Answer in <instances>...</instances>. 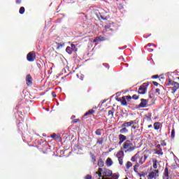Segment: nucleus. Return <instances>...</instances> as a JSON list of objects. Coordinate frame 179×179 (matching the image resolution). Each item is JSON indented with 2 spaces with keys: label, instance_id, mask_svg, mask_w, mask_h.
Instances as JSON below:
<instances>
[{
  "label": "nucleus",
  "instance_id": "obj_19",
  "mask_svg": "<svg viewBox=\"0 0 179 179\" xmlns=\"http://www.w3.org/2000/svg\"><path fill=\"white\" fill-rule=\"evenodd\" d=\"M120 102H121L122 106H128L127 99L124 96H122V99H120Z\"/></svg>",
  "mask_w": 179,
  "mask_h": 179
},
{
  "label": "nucleus",
  "instance_id": "obj_29",
  "mask_svg": "<svg viewBox=\"0 0 179 179\" xmlns=\"http://www.w3.org/2000/svg\"><path fill=\"white\" fill-rule=\"evenodd\" d=\"M71 49L73 50V52H77L78 51V48H76L75 44H73V43L71 44Z\"/></svg>",
  "mask_w": 179,
  "mask_h": 179
},
{
  "label": "nucleus",
  "instance_id": "obj_9",
  "mask_svg": "<svg viewBox=\"0 0 179 179\" xmlns=\"http://www.w3.org/2000/svg\"><path fill=\"white\" fill-rule=\"evenodd\" d=\"M103 174L104 176L110 177L113 176V171L108 169L104 168Z\"/></svg>",
  "mask_w": 179,
  "mask_h": 179
},
{
  "label": "nucleus",
  "instance_id": "obj_52",
  "mask_svg": "<svg viewBox=\"0 0 179 179\" xmlns=\"http://www.w3.org/2000/svg\"><path fill=\"white\" fill-rule=\"evenodd\" d=\"M98 176L101 178L102 176V173H98Z\"/></svg>",
  "mask_w": 179,
  "mask_h": 179
},
{
  "label": "nucleus",
  "instance_id": "obj_54",
  "mask_svg": "<svg viewBox=\"0 0 179 179\" xmlns=\"http://www.w3.org/2000/svg\"><path fill=\"white\" fill-rule=\"evenodd\" d=\"M99 172L97 171V172H95V175H99Z\"/></svg>",
  "mask_w": 179,
  "mask_h": 179
},
{
  "label": "nucleus",
  "instance_id": "obj_14",
  "mask_svg": "<svg viewBox=\"0 0 179 179\" xmlns=\"http://www.w3.org/2000/svg\"><path fill=\"white\" fill-rule=\"evenodd\" d=\"M141 103L138 105V108H146L148 101L144 99H141Z\"/></svg>",
  "mask_w": 179,
  "mask_h": 179
},
{
  "label": "nucleus",
  "instance_id": "obj_50",
  "mask_svg": "<svg viewBox=\"0 0 179 179\" xmlns=\"http://www.w3.org/2000/svg\"><path fill=\"white\" fill-rule=\"evenodd\" d=\"M103 171V169L101 168L98 169V172L101 173Z\"/></svg>",
  "mask_w": 179,
  "mask_h": 179
},
{
  "label": "nucleus",
  "instance_id": "obj_60",
  "mask_svg": "<svg viewBox=\"0 0 179 179\" xmlns=\"http://www.w3.org/2000/svg\"><path fill=\"white\" fill-rule=\"evenodd\" d=\"M124 179H128V178L127 177L126 178H124Z\"/></svg>",
  "mask_w": 179,
  "mask_h": 179
},
{
  "label": "nucleus",
  "instance_id": "obj_59",
  "mask_svg": "<svg viewBox=\"0 0 179 179\" xmlns=\"http://www.w3.org/2000/svg\"><path fill=\"white\" fill-rule=\"evenodd\" d=\"M54 98H55L56 97V95H54V96H52Z\"/></svg>",
  "mask_w": 179,
  "mask_h": 179
},
{
  "label": "nucleus",
  "instance_id": "obj_36",
  "mask_svg": "<svg viewBox=\"0 0 179 179\" xmlns=\"http://www.w3.org/2000/svg\"><path fill=\"white\" fill-rule=\"evenodd\" d=\"M175 138V129H173L172 131L171 132V138L174 139Z\"/></svg>",
  "mask_w": 179,
  "mask_h": 179
},
{
  "label": "nucleus",
  "instance_id": "obj_22",
  "mask_svg": "<svg viewBox=\"0 0 179 179\" xmlns=\"http://www.w3.org/2000/svg\"><path fill=\"white\" fill-rule=\"evenodd\" d=\"M94 113H95V110L94 109H90V110H88V112L84 114V117H86L89 115H93Z\"/></svg>",
  "mask_w": 179,
  "mask_h": 179
},
{
  "label": "nucleus",
  "instance_id": "obj_15",
  "mask_svg": "<svg viewBox=\"0 0 179 179\" xmlns=\"http://www.w3.org/2000/svg\"><path fill=\"white\" fill-rule=\"evenodd\" d=\"M117 158H124V152L123 150H119L116 154Z\"/></svg>",
  "mask_w": 179,
  "mask_h": 179
},
{
  "label": "nucleus",
  "instance_id": "obj_62",
  "mask_svg": "<svg viewBox=\"0 0 179 179\" xmlns=\"http://www.w3.org/2000/svg\"><path fill=\"white\" fill-rule=\"evenodd\" d=\"M140 176L141 177L142 176H141V175H140Z\"/></svg>",
  "mask_w": 179,
  "mask_h": 179
},
{
  "label": "nucleus",
  "instance_id": "obj_1",
  "mask_svg": "<svg viewBox=\"0 0 179 179\" xmlns=\"http://www.w3.org/2000/svg\"><path fill=\"white\" fill-rule=\"evenodd\" d=\"M148 157V155H145L143 153H141V152H137V153L135 155L131 157V162L141 165L145 164Z\"/></svg>",
  "mask_w": 179,
  "mask_h": 179
},
{
  "label": "nucleus",
  "instance_id": "obj_56",
  "mask_svg": "<svg viewBox=\"0 0 179 179\" xmlns=\"http://www.w3.org/2000/svg\"><path fill=\"white\" fill-rule=\"evenodd\" d=\"M55 92H52V96H55Z\"/></svg>",
  "mask_w": 179,
  "mask_h": 179
},
{
  "label": "nucleus",
  "instance_id": "obj_20",
  "mask_svg": "<svg viewBox=\"0 0 179 179\" xmlns=\"http://www.w3.org/2000/svg\"><path fill=\"white\" fill-rule=\"evenodd\" d=\"M113 164V162L112 161V159L108 157L106 160V165L108 167L111 166Z\"/></svg>",
  "mask_w": 179,
  "mask_h": 179
},
{
  "label": "nucleus",
  "instance_id": "obj_31",
  "mask_svg": "<svg viewBox=\"0 0 179 179\" xmlns=\"http://www.w3.org/2000/svg\"><path fill=\"white\" fill-rule=\"evenodd\" d=\"M174 83H177V82H174L173 80L169 78V83L166 84V86H172Z\"/></svg>",
  "mask_w": 179,
  "mask_h": 179
},
{
  "label": "nucleus",
  "instance_id": "obj_55",
  "mask_svg": "<svg viewBox=\"0 0 179 179\" xmlns=\"http://www.w3.org/2000/svg\"><path fill=\"white\" fill-rule=\"evenodd\" d=\"M148 47H151V45H152V43H148Z\"/></svg>",
  "mask_w": 179,
  "mask_h": 179
},
{
  "label": "nucleus",
  "instance_id": "obj_4",
  "mask_svg": "<svg viewBox=\"0 0 179 179\" xmlns=\"http://www.w3.org/2000/svg\"><path fill=\"white\" fill-rule=\"evenodd\" d=\"M104 10H102L101 8L99 9V10H94V14L96 16V17L98 18L99 20H106V17H105L104 14H103V12Z\"/></svg>",
  "mask_w": 179,
  "mask_h": 179
},
{
  "label": "nucleus",
  "instance_id": "obj_27",
  "mask_svg": "<svg viewBox=\"0 0 179 179\" xmlns=\"http://www.w3.org/2000/svg\"><path fill=\"white\" fill-rule=\"evenodd\" d=\"M152 114L151 113H148L147 121L148 122H151L152 121Z\"/></svg>",
  "mask_w": 179,
  "mask_h": 179
},
{
  "label": "nucleus",
  "instance_id": "obj_11",
  "mask_svg": "<svg viewBox=\"0 0 179 179\" xmlns=\"http://www.w3.org/2000/svg\"><path fill=\"white\" fill-rule=\"evenodd\" d=\"M118 139H119L118 144L122 145V143L127 141V136L123 134H119Z\"/></svg>",
  "mask_w": 179,
  "mask_h": 179
},
{
  "label": "nucleus",
  "instance_id": "obj_48",
  "mask_svg": "<svg viewBox=\"0 0 179 179\" xmlns=\"http://www.w3.org/2000/svg\"><path fill=\"white\" fill-rule=\"evenodd\" d=\"M22 2V0H16V3L17 4H20Z\"/></svg>",
  "mask_w": 179,
  "mask_h": 179
},
{
  "label": "nucleus",
  "instance_id": "obj_25",
  "mask_svg": "<svg viewBox=\"0 0 179 179\" xmlns=\"http://www.w3.org/2000/svg\"><path fill=\"white\" fill-rule=\"evenodd\" d=\"M160 129V122H157L154 123V129L159 130Z\"/></svg>",
  "mask_w": 179,
  "mask_h": 179
},
{
  "label": "nucleus",
  "instance_id": "obj_10",
  "mask_svg": "<svg viewBox=\"0 0 179 179\" xmlns=\"http://www.w3.org/2000/svg\"><path fill=\"white\" fill-rule=\"evenodd\" d=\"M169 174H170V172H169L168 167L166 166L164 168V171L163 173V179H170Z\"/></svg>",
  "mask_w": 179,
  "mask_h": 179
},
{
  "label": "nucleus",
  "instance_id": "obj_43",
  "mask_svg": "<svg viewBox=\"0 0 179 179\" xmlns=\"http://www.w3.org/2000/svg\"><path fill=\"white\" fill-rule=\"evenodd\" d=\"M91 159L92 160L93 162H96V157L94 155H91Z\"/></svg>",
  "mask_w": 179,
  "mask_h": 179
},
{
  "label": "nucleus",
  "instance_id": "obj_40",
  "mask_svg": "<svg viewBox=\"0 0 179 179\" xmlns=\"http://www.w3.org/2000/svg\"><path fill=\"white\" fill-rule=\"evenodd\" d=\"M95 134L97 136H101V129H96L95 131Z\"/></svg>",
  "mask_w": 179,
  "mask_h": 179
},
{
  "label": "nucleus",
  "instance_id": "obj_24",
  "mask_svg": "<svg viewBox=\"0 0 179 179\" xmlns=\"http://www.w3.org/2000/svg\"><path fill=\"white\" fill-rule=\"evenodd\" d=\"M103 38H104L103 36H96L95 39L94 40V43L103 41Z\"/></svg>",
  "mask_w": 179,
  "mask_h": 179
},
{
  "label": "nucleus",
  "instance_id": "obj_28",
  "mask_svg": "<svg viewBox=\"0 0 179 179\" xmlns=\"http://www.w3.org/2000/svg\"><path fill=\"white\" fill-rule=\"evenodd\" d=\"M25 13V8L24 7H21L19 9V13L21 15H24Z\"/></svg>",
  "mask_w": 179,
  "mask_h": 179
},
{
  "label": "nucleus",
  "instance_id": "obj_45",
  "mask_svg": "<svg viewBox=\"0 0 179 179\" xmlns=\"http://www.w3.org/2000/svg\"><path fill=\"white\" fill-rule=\"evenodd\" d=\"M92 176L91 175H87L85 178V179H92Z\"/></svg>",
  "mask_w": 179,
  "mask_h": 179
},
{
  "label": "nucleus",
  "instance_id": "obj_18",
  "mask_svg": "<svg viewBox=\"0 0 179 179\" xmlns=\"http://www.w3.org/2000/svg\"><path fill=\"white\" fill-rule=\"evenodd\" d=\"M97 165H98V166L100 167V168L103 167L104 165H105L104 161H103L102 159H99V160H98Z\"/></svg>",
  "mask_w": 179,
  "mask_h": 179
},
{
  "label": "nucleus",
  "instance_id": "obj_8",
  "mask_svg": "<svg viewBox=\"0 0 179 179\" xmlns=\"http://www.w3.org/2000/svg\"><path fill=\"white\" fill-rule=\"evenodd\" d=\"M159 173V170H155L154 171L149 173L148 176V179H153L155 177L157 176V174Z\"/></svg>",
  "mask_w": 179,
  "mask_h": 179
},
{
  "label": "nucleus",
  "instance_id": "obj_21",
  "mask_svg": "<svg viewBox=\"0 0 179 179\" xmlns=\"http://www.w3.org/2000/svg\"><path fill=\"white\" fill-rule=\"evenodd\" d=\"M57 45V50H60L62 49L63 47H65V43H56Z\"/></svg>",
  "mask_w": 179,
  "mask_h": 179
},
{
  "label": "nucleus",
  "instance_id": "obj_46",
  "mask_svg": "<svg viewBox=\"0 0 179 179\" xmlns=\"http://www.w3.org/2000/svg\"><path fill=\"white\" fill-rule=\"evenodd\" d=\"M159 76L158 75H155L152 77H151V78L152 79H157Z\"/></svg>",
  "mask_w": 179,
  "mask_h": 179
},
{
  "label": "nucleus",
  "instance_id": "obj_41",
  "mask_svg": "<svg viewBox=\"0 0 179 179\" xmlns=\"http://www.w3.org/2000/svg\"><path fill=\"white\" fill-rule=\"evenodd\" d=\"M117 8L119 10H123L124 8V5H122V3H119Z\"/></svg>",
  "mask_w": 179,
  "mask_h": 179
},
{
  "label": "nucleus",
  "instance_id": "obj_58",
  "mask_svg": "<svg viewBox=\"0 0 179 179\" xmlns=\"http://www.w3.org/2000/svg\"><path fill=\"white\" fill-rule=\"evenodd\" d=\"M105 29H108V27H107V26H105Z\"/></svg>",
  "mask_w": 179,
  "mask_h": 179
},
{
  "label": "nucleus",
  "instance_id": "obj_7",
  "mask_svg": "<svg viewBox=\"0 0 179 179\" xmlns=\"http://www.w3.org/2000/svg\"><path fill=\"white\" fill-rule=\"evenodd\" d=\"M136 120H131L129 122H124V124H122V127L128 128L129 127H131L132 124H136Z\"/></svg>",
  "mask_w": 179,
  "mask_h": 179
},
{
  "label": "nucleus",
  "instance_id": "obj_6",
  "mask_svg": "<svg viewBox=\"0 0 179 179\" xmlns=\"http://www.w3.org/2000/svg\"><path fill=\"white\" fill-rule=\"evenodd\" d=\"M25 82H26L27 86H28V87L32 86V85H33V78H32L31 75L28 74V75L26 76Z\"/></svg>",
  "mask_w": 179,
  "mask_h": 179
},
{
  "label": "nucleus",
  "instance_id": "obj_35",
  "mask_svg": "<svg viewBox=\"0 0 179 179\" xmlns=\"http://www.w3.org/2000/svg\"><path fill=\"white\" fill-rule=\"evenodd\" d=\"M50 137L52 138V139H55V140H57V139H59V136L57 135L56 134H52Z\"/></svg>",
  "mask_w": 179,
  "mask_h": 179
},
{
  "label": "nucleus",
  "instance_id": "obj_5",
  "mask_svg": "<svg viewBox=\"0 0 179 179\" xmlns=\"http://www.w3.org/2000/svg\"><path fill=\"white\" fill-rule=\"evenodd\" d=\"M149 86L148 83H145L141 85L140 88L138 90V93L141 94H145L147 91V88Z\"/></svg>",
  "mask_w": 179,
  "mask_h": 179
},
{
  "label": "nucleus",
  "instance_id": "obj_47",
  "mask_svg": "<svg viewBox=\"0 0 179 179\" xmlns=\"http://www.w3.org/2000/svg\"><path fill=\"white\" fill-rule=\"evenodd\" d=\"M155 93H157L158 94H160V90L159 89H156L155 90Z\"/></svg>",
  "mask_w": 179,
  "mask_h": 179
},
{
  "label": "nucleus",
  "instance_id": "obj_2",
  "mask_svg": "<svg viewBox=\"0 0 179 179\" xmlns=\"http://www.w3.org/2000/svg\"><path fill=\"white\" fill-rule=\"evenodd\" d=\"M124 153H129L136 149V145L130 140H127L123 143L122 148Z\"/></svg>",
  "mask_w": 179,
  "mask_h": 179
},
{
  "label": "nucleus",
  "instance_id": "obj_63",
  "mask_svg": "<svg viewBox=\"0 0 179 179\" xmlns=\"http://www.w3.org/2000/svg\"><path fill=\"white\" fill-rule=\"evenodd\" d=\"M99 179H100V178H99Z\"/></svg>",
  "mask_w": 179,
  "mask_h": 179
},
{
  "label": "nucleus",
  "instance_id": "obj_26",
  "mask_svg": "<svg viewBox=\"0 0 179 179\" xmlns=\"http://www.w3.org/2000/svg\"><path fill=\"white\" fill-rule=\"evenodd\" d=\"M73 50L71 49V48L70 46H68L66 48V52L69 54V55H72L73 53Z\"/></svg>",
  "mask_w": 179,
  "mask_h": 179
},
{
  "label": "nucleus",
  "instance_id": "obj_37",
  "mask_svg": "<svg viewBox=\"0 0 179 179\" xmlns=\"http://www.w3.org/2000/svg\"><path fill=\"white\" fill-rule=\"evenodd\" d=\"M157 163H158L157 160L153 161V167H154L155 169H157Z\"/></svg>",
  "mask_w": 179,
  "mask_h": 179
},
{
  "label": "nucleus",
  "instance_id": "obj_23",
  "mask_svg": "<svg viewBox=\"0 0 179 179\" xmlns=\"http://www.w3.org/2000/svg\"><path fill=\"white\" fill-rule=\"evenodd\" d=\"M127 132L128 129H127V127H122V129L119 131V133H120L121 134H127Z\"/></svg>",
  "mask_w": 179,
  "mask_h": 179
},
{
  "label": "nucleus",
  "instance_id": "obj_34",
  "mask_svg": "<svg viewBox=\"0 0 179 179\" xmlns=\"http://www.w3.org/2000/svg\"><path fill=\"white\" fill-rule=\"evenodd\" d=\"M140 165L141 164L136 163L135 166H134V170L135 173H138V168L139 167Z\"/></svg>",
  "mask_w": 179,
  "mask_h": 179
},
{
  "label": "nucleus",
  "instance_id": "obj_16",
  "mask_svg": "<svg viewBox=\"0 0 179 179\" xmlns=\"http://www.w3.org/2000/svg\"><path fill=\"white\" fill-rule=\"evenodd\" d=\"M115 108H111V110H108V117L110 119H112L114 116V113H115Z\"/></svg>",
  "mask_w": 179,
  "mask_h": 179
},
{
  "label": "nucleus",
  "instance_id": "obj_33",
  "mask_svg": "<svg viewBox=\"0 0 179 179\" xmlns=\"http://www.w3.org/2000/svg\"><path fill=\"white\" fill-rule=\"evenodd\" d=\"M133 164L131 162L128 161L127 163V169L129 170L131 167H132Z\"/></svg>",
  "mask_w": 179,
  "mask_h": 179
},
{
  "label": "nucleus",
  "instance_id": "obj_42",
  "mask_svg": "<svg viewBox=\"0 0 179 179\" xmlns=\"http://www.w3.org/2000/svg\"><path fill=\"white\" fill-rule=\"evenodd\" d=\"M131 98H133L134 100H138L139 96L136 94H134L133 96H131Z\"/></svg>",
  "mask_w": 179,
  "mask_h": 179
},
{
  "label": "nucleus",
  "instance_id": "obj_49",
  "mask_svg": "<svg viewBox=\"0 0 179 179\" xmlns=\"http://www.w3.org/2000/svg\"><path fill=\"white\" fill-rule=\"evenodd\" d=\"M153 84H154L155 86H158L159 85V83L157 82H155V81L153 82Z\"/></svg>",
  "mask_w": 179,
  "mask_h": 179
},
{
  "label": "nucleus",
  "instance_id": "obj_30",
  "mask_svg": "<svg viewBox=\"0 0 179 179\" xmlns=\"http://www.w3.org/2000/svg\"><path fill=\"white\" fill-rule=\"evenodd\" d=\"M119 164H120L121 166L124 164V157H118L117 158Z\"/></svg>",
  "mask_w": 179,
  "mask_h": 179
},
{
  "label": "nucleus",
  "instance_id": "obj_61",
  "mask_svg": "<svg viewBox=\"0 0 179 179\" xmlns=\"http://www.w3.org/2000/svg\"><path fill=\"white\" fill-rule=\"evenodd\" d=\"M102 179H105L104 178H102Z\"/></svg>",
  "mask_w": 179,
  "mask_h": 179
},
{
  "label": "nucleus",
  "instance_id": "obj_57",
  "mask_svg": "<svg viewBox=\"0 0 179 179\" xmlns=\"http://www.w3.org/2000/svg\"><path fill=\"white\" fill-rule=\"evenodd\" d=\"M149 98H150V99H152V96H151V95H149Z\"/></svg>",
  "mask_w": 179,
  "mask_h": 179
},
{
  "label": "nucleus",
  "instance_id": "obj_12",
  "mask_svg": "<svg viewBox=\"0 0 179 179\" xmlns=\"http://www.w3.org/2000/svg\"><path fill=\"white\" fill-rule=\"evenodd\" d=\"M35 55L34 52H29L28 55H27V60H28L29 62H33L35 60V57L33 56Z\"/></svg>",
  "mask_w": 179,
  "mask_h": 179
},
{
  "label": "nucleus",
  "instance_id": "obj_3",
  "mask_svg": "<svg viewBox=\"0 0 179 179\" xmlns=\"http://www.w3.org/2000/svg\"><path fill=\"white\" fill-rule=\"evenodd\" d=\"M155 148L152 150L153 154L157 155V156L162 157L164 155L163 149H162L161 145L159 143V141H155Z\"/></svg>",
  "mask_w": 179,
  "mask_h": 179
},
{
  "label": "nucleus",
  "instance_id": "obj_13",
  "mask_svg": "<svg viewBox=\"0 0 179 179\" xmlns=\"http://www.w3.org/2000/svg\"><path fill=\"white\" fill-rule=\"evenodd\" d=\"M171 86H173L172 87H171V89L172 90V93L174 94L179 89V83L178 82L174 83L173 85H172Z\"/></svg>",
  "mask_w": 179,
  "mask_h": 179
},
{
  "label": "nucleus",
  "instance_id": "obj_39",
  "mask_svg": "<svg viewBox=\"0 0 179 179\" xmlns=\"http://www.w3.org/2000/svg\"><path fill=\"white\" fill-rule=\"evenodd\" d=\"M124 99H126V100H127L128 101H131V100L132 99V96H123Z\"/></svg>",
  "mask_w": 179,
  "mask_h": 179
},
{
  "label": "nucleus",
  "instance_id": "obj_38",
  "mask_svg": "<svg viewBox=\"0 0 179 179\" xmlns=\"http://www.w3.org/2000/svg\"><path fill=\"white\" fill-rule=\"evenodd\" d=\"M80 119H74L72 120V124H77V123H80Z\"/></svg>",
  "mask_w": 179,
  "mask_h": 179
},
{
  "label": "nucleus",
  "instance_id": "obj_44",
  "mask_svg": "<svg viewBox=\"0 0 179 179\" xmlns=\"http://www.w3.org/2000/svg\"><path fill=\"white\" fill-rule=\"evenodd\" d=\"M160 145L161 146H166V143L165 142V141H162Z\"/></svg>",
  "mask_w": 179,
  "mask_h": 179
},
{
  "label": "nucleus",
  "instance_id": "obj_32",
  "mask_svg": "<svg viewBox=\"0 0 179 179\" xmlns=\"http://www.w3.org/2000/svg\"><path fill=\"white\" fill-rule=\"evenodd\" d=\"M18 129L21 130V131L24 129V126L23 125V124L22 122L18 123Z\"/></svg>",
  "mask_w": 179,
  "mask_h": 179
},
{
  "label": "nucleus",
  "instance_id": "obj_53",
  "mask_svg": "<svg viewBox=\"0 0 179 179\" xmlns=\"http://www.w3.org/2000/svg\"><path fill=\"white\" fill-rule=\"evenodd\" d=\"M148 129H151L152 128V124H150L149 126H148Z\"/></svg>",
  "mask_w": 179,
  "mask_h": 179
},
{
  "label": "nucleus",
  "instance_id": "obj_51",
  "mask_svg": "<svg viewBox=\"0 0 179 179\" xmlns=\"http://www.w3.org/2000/svg\"><path fill=\"white\" fill-rule=\"evenodd\" d=\"M131 129H136V126H131Z\"/></svg>",
  "mask_w": 179,
  "mask_h": 179
},
{
  "label": "nucleus",
  "instance_id": "obj_17",
  "mask_svg": "<svg viewBox=\"0 0 179 179\" xmlns=\"http://www.w3.org/2000/svg\"><path fill=\"white\" fill-rule=\"evenodd\" d=\"M105 138L103 137H100L97 139L96 144L99 145H102V144L104 143Z\"/></svg>",
  "mask_w": 179,
  "mask_h": 179
}]
</instances>
